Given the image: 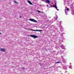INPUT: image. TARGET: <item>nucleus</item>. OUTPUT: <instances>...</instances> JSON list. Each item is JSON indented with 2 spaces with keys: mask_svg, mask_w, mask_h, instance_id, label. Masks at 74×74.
<instances>
[{
  "mask_svg": "<svg viewBox=\"0 0 74 74\" xmlns=\"http://www.w3.org/2000/svg\"><path fill=\"white\" fill-rule=\"evenodd\" d=\"M30 37L34 38H37V36H36L35 35H30Z\"/></svg>",
  "mask_w": 74,
  "mask_h": 74,
  "instance_id": "nucleus-3",
  "label": "nucleus"
},
{
  "mask_svg": "<svg viewBox=\"0 0 74 74\" xmlns=\"http://www.w3.org/2000/svg\"><path fill=\"white\" fill-rule=\"evenodd\" d=\"M46 1H47V3L48 4H49V3H50V1L49 0H46Z\"/></svg>",
  "mask_w": 74,
  "mask_h": 74,
  "instance_id": "nucleus-7",
  "label": "nucleus"
},
{
  "mask_svg": "<svg viewBox=\"0 0 74 74\" xmlns=\"http://www.w3.org/2000/svg\"><path fill=\"white\" fill-rule=\"evenodd\" d=\"M66 13V12H65Z\"/></svg>",
  "mask_w": 74,
  "mask_h": 74,
  "instance_id": "nucleus-20",
  "label": "nucleus"
},
{
  "mask_svg": "<svg viewBox=\"0 0 74 74\" xmlns=\"http://www.w3.org/2000/svg\"><path fill=\"white\" fill-rule=\"evenodd\" d=\"M29 21H31V22H35V23H37V21L32 19V18H30L29 19Z\"/></svg>",
  "mask_w": 74,
  "mask_h": 74,
  "instance_id": "nucleus-1",
  "label": "nucleus"
},
{
  "mask_svg": "<svg viewBox=\"0 0 74 74\" xmlns=\"http://www.w3.org/2000/svg\"><path fill=\"white\" fill-rule=\"evenodd\" d=\"M58 17H56V18H55V20L56 21L57 20V19H58Z\"/></svg>",
  "mask_w": 74,
  "mask_h": 74,
  "instance_id": "nucleus-8",
  "label": "nucleus"
},
{
  "mask_svg": "<svg viewBox=\"0 0 74 74\" xmlns=\"http://www.w3.org/2000/svg\"><path fill=\"white\" fill-rule=\"evenodd\" d=\"M1 34L0 33V34Z\"/></svg>",
  "mask_w": 74,
  "mask_h": 74,
  "instance_id": "nucleus-18",
  "label": "nucleus"
},
{
  "mask_svg": "<svg viewBox=\"0 0 74 74\" xmlns=\"http://www.w3.org/2000/svg\"><path fill=\"white\" fill-rule=\"evenodd\" d=\"M19 18H22V17H21V16H20L19 17Z\"/></svg>",
  "mask_w": 74,
  "mask_h": 74,
  "instance_id": "nucleus-16",
  "label": "nucleus"
},
{
  "mask_svg": "<svg viewBox=\"0 0 74 74\" xmlns=\"http://www.w3.org/2000/svg\"><path fill=\"white\" fill-rule=\"evenodd\" d=\"M47 7H49V6H48V5H47Z\"/></svg>",
  "mask_w": 74,
  "mask_h": 74,
  "instance_id": "nucleus-17",
  "label": "nucleus"
},
{
  "mask_svg": "<svg viewBox=\"0 0 74 74\" xmlns=\"http://www.w3.org/2000/svg\"><path fill=\"white\" fill-rule=\"evenodd\" d=\"M27 1L28 3L30 5H33V3H32L30 1Z\"/></svg>",
  "mask_w": 74,
  "mask_h": 74,
  "instance_id": "nucleus-5",
  "label": "nucleus"
},
{
  "mask_svg": "<svg viewBox=\"0 0 74 74\" xmlns=\"http://www.w3.org/2000/svg\"><path fill=\"white\" fill-rule=\"evenodd\" d=\"M54 7L56 8L58 11V8H57V7L56 6V3H55L54 4Z\"/></svg>",
  "mask_w": 74,
  "mask_h": 74,
  "instance_id": "nucleus-4",
  "label": "nucleus"
},
{
  "mask_svg": "<svg viewBox=\"0 0 74 74\" xmlns=\"http://www.w3.org/2000/svg\"><path fill=\"white\" fill-rule=\"evenodd\" d=\"M62 49H65V48L64 47H62Z\"/></svg>",
  "mask_w": 74,
  "mask_h": 74,
  "instance_id": "nucleus-9",
  "label": "nucleus"
},
{
  "mask_svg": "<svg viewBox=\"0 0 74 74\" xmlns=\"http://www.w3.org/2000/svg\"><path fill=\"white\" fill-rule=\"evenodd\" d=\"M46 51H47V49L46 50Z\"/></svg>",
  "mask_w": 74,
  "mask_h": 74,
  "instance_id": "nucleus-19",
  "label": "nucleus"
},
{
  "mask_svg": "<svg viewBox=\"0 0 74 74\" xmlns=\"http://www.w3.org/2000/svg\"><path fill=\"white\" fill-rule=\"evenodd\" d=\"M14 2L15 3H16L17 4H18V2H16V1H14Z\"/></svg>",
  "mask_w": 74,
  "mask_h": 74,
  "instance_id": "nucleus-11",
  "label": "nucleus"
},
{
  "mask_svg": "<svg viewBox=\"0 0 74 74\" xmlns=\"http://www.w3.org/2000/svg\"><path fill=\"white\" fill-rule=\"evenodd\" d=\"M31 31H32V32H42V30L41 29V30H35L34 29H31Z\"/></svg>",
  "mask_w": 74,
  "mask_h": 74,
  "instance_id": "nucleus-2",
  "label": "nucleus"
},
{
  "mask_svg": "<svg viewBox=\"0 0 74 74\" xmlns=\"http://www.w3.org/2000/svg\"><path fill=\"white\" fill-rule=\"evenodd\" d=\"M0 51H1L4 52V51H5V49H3V48H1L0 49Z\"/></svg>",
  "mask_w": 74,
  "mask_h": 74,
  "instance_id": "nucleus-6",
  "label": "nucleus"
},
{
  "mask_svg": "<svg viewBox=\"0 0 74 74\" xmlns=\"http://www.w3.org/2000/svg\"><path fill=\"white\" fill-rule=\"evenodd\" d=\"M25 69V68H23V70H24Z\"/></svg>",
  "mask_w": 74,
  "mask_h": 74,
  "instance_id": "nucleus-15",
  "label": "nucleus"
},
{
  "mask_svg": "<svg viewBox=\"0 0 74 74\" xmlns=\"http://www.w3.org/2000/svg\"><path fill=\"white\" fill-rule=\"evenodd\" d=\"M37 11L39 13L41 12H40V11H39V10H37Z\"/></svg>",
  "mask_w": 74,
  "mask_h": 74,
  "instance_id": "nucleus-13",
  "label": "nucleus"
},
{
  "mask_svg": "<svg viewBox=\"0 0 74 74\" xmlns=\"http://www.w3.org/2000/svg\"><path fill=\"white\" fill-rule=\"evenodd\" d=\"M51 7H54V6H51Z\"/></svg>",
  "mask_w": 74,
  "mask_h": 74,
  "instance_id": "nucleus-14",
  "label": "nucleus"
},
{
  "mask_svg": "<svg viewBox=\"0 0 74 74\" xmlns=\"http://www.w3.org/2000/svg\"><path fill=\"white\" fill-rule=\"evenodd\" d=\"M60 63V62H56V63Z\"/></svg>",
  "mask_w": 74,
  "mask_h": 74,
  "instance_id": "nucleus-10",
  "label": "nucleus"
},
{
  "mask_svg": "<svg viewBox=\"0 0 74 74\" xmlns=\"http://www.w3.org/2000/svg\"><path fill=\"white\" fill-rule=\"evenodd\" d=\"M69 10H70V9H69V8H67L66 9V10L67 11H69Z\"/></svg>",
  "mask_w": 74,
  "mask_h": 74,
  "instance_id": "nucleus-12",
  "label": "nucleus"
}]
</instances>
